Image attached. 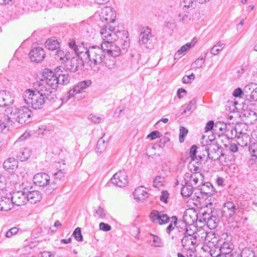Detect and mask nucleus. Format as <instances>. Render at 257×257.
Segmentation results:
<instances>
[{
  "mask_svg": "<svg viewBox=\"0 0 257 257\" xmlns=\"http://www.w3.org/2000/svg\"><path fill=\"white\" fill-rule=\"evenodd\" d=\"M43 82H35L34 90L27 89L24 93L23 98L25 103L34 109L43 107L46 100L55 101L56 98V90L47 89Z\"/></svg>",
  "mask_w": 257,
  "mask_h": 257,
  "instance_id": "obj_1",
  "label": "nucleus"
},
{
  "mask_svg": "<svg viewBox=\"0 0 257 257\" xmlns=\"http://www.w3.org/2000/svg\"><path fill=\"white\" fill-rule=\"evenodd\" d=\"M115 28L108 25L101 29L100 34L103 40L102 43L105 52L112 57H117L120 55V48L114 43L117 40L115 31Z\"/></svg>",
  "mask_w": 257,
  "mask_h": 257,
  "instance_id": "obj_2",
  "label": "nucleus"
},
{
  "mask_svg": "<svg viewBox=\"0 0 257 257\" xmlns=\"http://www.w3.org/2000/svg\"><path fill=\"white\" fill-rule=\"evenodd\" d=\"M4 115L6 116L5 119L9 122H18L20 124H27L32 120V112L27 106L13 108L8 107L4 112Z\"/></svg>",
  "mask_w": 257,
  "mask_h": 257,
  "instance_id": "obj_3",
  "label": "nucleus"
},
{
  "mask_svg": "<svg viewBox=\"0 0 257 257\" xmlns=\"http://www.w3.org/2000/svg\"><path fill=\"white\" fill-rule=\"evenodd\" d=\"M83 57L85 61L87 59L95 65L101 64L105 58V51L104 46L101 44V47L98 46H92L88 49H85Z\"/></svg>",
  "mask_w": 257,
  "mask_h": 257,
  "instance_id": "obj_4",
  "label": "nucleus"
},
{
  "mask_svg": "<svg viewBox=\"0 0 257 257\" xmlns=\"http://www.w3.org/2000/svg\"><path fill=\"white\" fill-rule=\"evenodd\" d=\"M43 76L44 79L36 82H43L42 83L45 85L47 89H49L52 91V90H55L59 85L57 73L49 69H45L43 72Z\"/></svg>",
  "mask_w": 257,
  "mask_h": 257,
  "instance_id": "obj_5",
  "label": "nucleus"
},
{
  "mask_svg": "<svg viewBox=\"0 0 257 257\" xmlns=\"http://www.w3.org/2000/svg\"><path fill=\"white\" fill-rule=\"evenodd\" d=\"M201 149L203 152V155H206L212 160H217L220 158L221 156L223 155L222 148L219 146L217 143L206 144L205 146H202Z\"/></svg>",
  "mask_w": 257,
  "mask_h": 257,
  "instance_id": "obj_6",
  "label": "nucleus"
},
{
  "mask_svg": "<svg viewBox=\"0 0 257 257\" xmlns=\"http://www.w3.org/2000/svg\"><path fill=\"white\" fill-rule=\"evenodd\" d=\"M242 212V209L237 202L228 201L224 203L221 213L226 218H230L234 215H238Z\"/></svg>",
  "mask_w": 257,
  "mask_h": 257,
  "instance_id": "obj_7",
  "label": "nucleus"
},
{
  "mask_svg": "<svg viewBox=\"0 0 257 257\" xmlns=\"http://www.w3.org/2000/svg\"><path fill=\"white\" fill-rule=\"evenodd\" d=\"M155 39L152 34L151 30L149 28L144 29L139 37V43L147 48H151L154 45Z\"/></svg>",
  "mask_w": 257,
  "mask_h": 257,
  "instance_id": "obj_8",
  "label": "nucleus"
},
{
  "mask_svg": "<svg viewBox=\"0 0 257 257\" xmlns=\"http://www.w3.org/2000/svg\"><path fill=\"white\" fill-rule=\"evenodd\" d=\"M84 57L82 58L81 57L77 55L75 57H73L65 62V68L66 70L72 72H76L77 71L79 68L82 65L83 62Z\"/></svg>",
  "mask_w": 257,
  "mask_h": 257,
  "instance_id": "obj_9",
  "label": "nucleus"
},
{
  "mask_svg": "<svg viewBox=\"0 0 257 257\" xmlns=\"http://www.w3.org/2000/svg\"><path fill=\"white\" fill-rule=\"evenodd\" d=\"M27 193L26 188L24 191L14 192L11 196L12 203L17 206L25 205L28 202Z\"/></svg>",
  "mask_w": 257,
  "mask_h": 257,
  "instance_id": "obj_10",
  "label": "nucleus"
},
{
  "mask_svg": "<svg viewBox=\"0 0 257 257\" xmlns=\"http://www.w3.org/2000/svg\"><path fill=\"white\" fill-rule=\"evenodd\" d=\"M188 235L183 236L181 239L183 247L186 250H192L197 243V234H189Z\"/></svg>",
  "mask_w": 257,
  "mask_h": 257,
  "instance_id": "obj_11",
  "label": "nucleus"
},
{
  "mask_svg": "<svg viewBox=\"0 0 257 257\" xmlns=\"http://www.w3.org/2000/svg\"><path fill=\"white\" fill-rule=\"evenodd\" d=\"M112 183L118 187H124L128 182L127 176L124 171H119L111 179Z\"/></svg>",
  "mask_w": 257,
  "mask_h": 257,
  "instance_id": "obj_12",
  "label": "nucleus"
},
{
  "mask_svg": "<svg viewBox=\"0 0 257 257\" xmlns=\"http://www.w3.org/2000/svg\"><path fill=\"white\" fill-rule=\"evenodd\" d=\"M244 96L250 101L257 100V84L254 83L246 85L244 88Z\"/></svg>",
  "mask_w": 257,
  "mask_h": 257,
  "instance_id": "obj_13",
  "label": "nucleus"
},
{
  "mask_svg": "<svg viewBox=\"0 0 257 257\" xmlns=\"http://www.w3.org/2000/svg\"><path fill=\"white\" fill-rule=\"evenodd\" d=\"M29 56L32 61L38 63L45 58V53L44 49L41 47H35L30 51Z\"/></svg>",
  "mask_w": 257,
  "mask_h": 257,
  "instance_id": "obj_14",
  "label": "nucleus"
},
{
  "mask_svg": "<svg viewBox=\"0 0 257 257\" xmlns=\"http://www.w3.org/2000/svg\"><path fill=\"white\" fill-rule=\"evenodd\" d=\"M150 217L154 223L160 225L167 223L170 219L167 214L157 210L152 211Z\"/></svg>",
  "mask_w": 257,
  "mask_h": 257,
  "instance_id": "obj_15",
  "label": "nucleus"
},
{
  "mask_svg": "<svg viewBox=\"0 0 257 257\" xmlns=\"http://www.w3.org/2000/svg\"><path fill=\"white\" fill-rule=\"evenodd\" d=\"M33 181L36 185L40 187H44L49 184L50 177L46 173H38L34 176Z\"/></svg>",
  "mask_w": 257,
  "mask_h": 257,
  "instance_id": "obj_16",
  "label": "nucleus"
},
{
  "mask_svg": "<svg viewBox=\"0 0 257 257\" xmlns=\"http://www.w3.org/2000/svg\"><path fill=\"white\" fill-rule=\"evenodd\" d=\"M116 34L117 36V40L120 39V41L122 43L123 49H126L129 46L130 39L128 37V32L125 30H120L118 28H115Z\"/></svg>",
  "mask_w": 257,
  "mask_h": 257,
  "instance_id": "obj_17",
  "label": "nucleus"
},
{
  "mask_svg": "<svg viewBox=\"0 0 257 257\" xmlns=\"http://www.w3.org/2000/svg\"><path fill=\"white\" fill-rule=\"evenodd\" d=\"M14 102L9 92L0 91V106L3 107L12 104Z\"/></svg>",
  "mask_w": 257,
  "mask_h": 257,
  "instance_id": "obj_18",
  "label": "nucleus"
},
{
  "mask_svg": "<svg viewBox=\"0 0 257 257\" xmlns=\"http://www.w3.org/2000/svg\"><path fill=\"white\" fill-rule=\"evenodd\" d=\"M203 177V175L200 173H187L184 176V181L190 182L192 186L196 185L199 180L202 181Z\"/></svg>",
  "mask_w": 257,
  "mask_h": 257,
  "instance_id": "obj_19",
  "label": "nucleus"
},
{
  "mask_svg": "<svg viewBox=\"0 0 257 257\" xmlns=\"http://www.w3.org/2000/svg\"><path fill=\"white\" fill-rule=\"evenodd\" d=\"M189 216L186 214L183 216V220H179L178 222H177V224L176 225V229L179 232H180V236H183L185 233H187V228L188 226L187 224H188L189 222H187V220Z\"/></svg>",
  "mask_w": 257,
  "mask_h": 257,
  "instance_id": "obj_20",
  "label": "nucleus"
},
{
  "mask_svg": "<svg viewBox=\"0 0 257 257\" xmlns=\"http://www.w3.org/2000/svg\"><path fill=\"white\" fill-rule=\"evenodd\" d=\"M196 41L195 38L190 43H187L185 45L182 46L180 49L175 54L174 58L177 59L181 58L185 54V53L190 48L193 47L195 44Z\"/></svg>",
  "mask_w": 257,
  "mask_h": 257,
  "instance_id": "obj_21",
  "label": "nucleus"
},
{
  "mask_svg": "<svg viewBox=\"0 0 257 257\" xmlns=\"http://www.w3.org/2000/svg\"><path fill=\"white\" fill-rule=\"evenodd\" d=\"M133 194L135 198L139 201H143L148 197L146 188L143 186H140L136 188Z\"/></svg>",
  "mask_w": 257,
  "mask_h": 257,
  "instance_id": "obj_22",
  "label": "nucleus"
},
{
  "mask_svg": "<svg viewBox=\"0 0 257 257\" xmlns=\"http://www.w3.org/2000/svg\"><path fill=\"white\" fill-rule=\"evenodd\" d=\"M26 191L27 192L28 201H29L31 203H36L41 200L42 196L40 192L38 191H30L26 189Z\"/></svg>",
  "mask_w": 257,
  "mask_h": 257,
  "instance_id": "obj_23",
  "label": "nucleus"
},
{
  "mask_svg": "<svg viewBox=\"0 0 257 257\" xmlns=\"http://www.w3.org/2000/svg\"><path fill=\"white\" fill-rule=\"evenodd\" d=\"M70 52H64L61 49L57 50L55 54V59L61 63H65L70 58Z\"/></svg>",
  "mask_w": 257,
  "mask_h": 257,
  "instance_id": "obj_24",
  "label": "nucleus"
},
{
  "mask_svg": "<svg viewBox=\"0 0 257 257\" xmlns=\"http://www.w3.org/2000/svg\"><path fill=\"white\" fill-rule=\"evenodd\" d=\"M13 204L12 198L4 196L0 199V210L2 211H7L11 210Z\"/></svg>",
  "mask_w": 257,
  "mask_h": 257,
  "instance_id": "obj_25",
  "label": "nucleus"
},
{
  "mask_svg": "<svg viewBox=\"0 0 257 257\" xmlns=\"http://www.w3.org/2000/svg\"><path fill=\"white\" fill-rule=\"evenodd\" d=\"M18 167V161L14 158H10L3 163L4 168L7 171H13Z\"/></svg>",
  "mask_w": 257,
  "mask_h": 257,
  "instance_id": "obj_26",
  "label": "nucleus"
},
{
  "mask_svg": "<svg viewBox=\"0 0 257 257\" xmlns=\"http://www.w3.org/2000/svg\"><path fill=\"white\" fill-rule=\"evenodd\" d=\"M185 185L181 189V193L183 197L188 198L193 194L194 188L190 182L185 181Z\"/></svg>",
  "mask_w": 257,
  "mask_h": 257,
  "instance_id": "obj_27",
  "label": "nucleus"
},
{
  "mask_svg": "<svg viewBox=\"0 0 257 257\" xmlns=\"http://www.w3.org/2000/svg\"><path fill=\"white\" fill-rule=\"evenodd\" d=\"M68 44L70 48L74 52L76 55L81 57V58L83 57V54L84 53L83 50H85V48L81 46L78 47V46L76 45V43L73 40H70Z\"/></svg>",
  "mask_w": 257,
  "mask_h": 257,
  "instance_id": "obj_28",
  "label": "nucleus"
},
{
  "mask_svg": "<svg viewBox=\"0 0 257 257\" xmlns=\"http://www.w3.org/2000/svg\"><path fill=\"white\" fill-rule=\"evenodd\" d=\"M150 243L152 246L156 247H162L164 245L161 238L154 234H151L150 237Z\"/></svg>",
  "mask_w": 257,
  "mask_h": 257,
  "instance_id": "obj_29",
  "label": "nucleus"
},
{
  "mask_svg": "<svg viewBox=\"0 0 257 257\" xmlns=\"http://www.w3.org/2000/svg\"><path fill=\"white\" fill-rule=\"evenodd\" d=\"M45 47L50 50H55L60 47V44L55 38L49 39L45 43Z\"/></svg>",
  "mask_w": 257,
  "mask_h": 257,
  "instance_id": "obj_30",
  "label": "nucleus"
},
{
  "mask_svg": "<svg viewBox=\"0 0 257 257\" xmlns=\"http://www.w3.org/2000/svg\"><path fill=\"white\" fill-rule=\"evenodd\" d=\"M210 210V215L212 219V222L215 224H216L219 220V214L220 213V211L218 209L213 208L212 209V206L213 204L212 202L208 203Z\"/></svg>",
  "mask_w": 257,
  "mask_h": 257,
  "instance_id": "obj_31",
  "label": "nucleus"
},
{
  "mask_svg": "<svg viewBox=\"0 0 257 257\" xmlns=\"http://www.w3.org/2000/svg\"><path fill=\"white\" fill-rule=\"evenodd\" d=\"M31 152L30 149L24 148L21 150L17 155V158L21 162L27 160L30 157Z\"/></svg>",
  "mask_w": 257,
  "mask_h": 257,
  "instance_id": "obj_32",
  "label": "nucleus"
},
{
  "mask_svg": "<svg viewBox=\"0 0 257 257\" xmlns=\"http://www.w3.org/2000/svg\"><path fill=\"white\" fill-rule=\"evenodd\" d=\"M197 0H184L183 2V10L185 11L194 9L196 6Z\"/></svg>",
  "mask_w": 257,
  "mask_h": 257,
  "instance_id": "obj_33",
  "label": "nucleus"
},
{
  "mask_svg": "<svg viewBox=\"0 0 257 257\" xmlns=\"http://www.w3.org/2000/svg\"><path fill=\"white\" fill-rule=\"evenodd\" d=\"M201 193L205 194L206 195L212 194L213 192V187L210 182H207L203 184L200 189Z\"/></svg>",
  "mask_w": 257,
  "mask_h": 257,
  "instance_id": "obj_34",
  "label": "nucleus"
},
{
  "mask_svg": "<svg viewBox=\"0 0 257 257\" xmlns=\"http://www.w3.org/2000/svg\"><path fill=\"white\" fill-rule=\"evenodd\" d=\"M241 136H237L238 144L241 147L246 146L247 144L250 142V139L247 134H240Z\"/></svg>",
  "mask_w": 257,
  "mask_h": 257,
  "instance_id": "obj_35",
  "label": "nucleus"
},
{
  "mask_svg": "<svg viewBox=\"0 0 257 257\" xmlns=\"http://www.w3.org/2000/svg\"><path fill=\"white\" fill-rule=\"evenodd\" d=\"M79 93L80 92L78 88L75 86L73 89L69 90L66 95L64 96L62 100L63 102H67L69 99L74 97L75 94Z\"/></svg>",
  "mask_w": 257,
  "mask_h": 257,
  "instance_id": "obj_36",
  "label": "nucleus"
},
{
  "mask_svg": "<svg viewBox=\"0 0 257 257\" xmlns=\"http://www.w3.org/2000/svg\"><path fill=\"white\" fill-rule=\"evenodd\" d=\"M241 257H256L255 251L250 247H245L241 252Z\"/></svg>",
  "mask_w": 257,
  "mask_h": 257,
  "instance_id": "obj_37",
  "label": "nucleus"
},
{
  "mask_svg": "<svg viewBox=\"0 0 257 257\" xmlns=\"http://www.w3.org/2000/svg\"><path fill=\"white\" fill-rule=\"evenodd\" d=\"M107 143L101 138L98 141L96 147V152L97 154L102 153L106 148Z\"/></svg>",
  "mask_w": 257,
  "mask_h": 257,
  "instance_id": "obj_38",
  "label": "nucleus"
},
{
  "mask_svg": "<svg viewBox=\"0 0 257 257\" xmlns=\"http://www.w3.org/2000/svg\"><path fill=\"white\" fill-rule=\"evenodd\" d=\"M59 84L65 85L70 81V77L68 74H57Z\"/></svg>",
  "mask_w": 257,
  "mask_h": 257,
  "instance_id": "obj_39",
  "label": "nucleus"
},
{
  "mask_svg": "<svg viewBox=\"0 0 257 257\" xmlns=\"http://www.w3.org/2000/svg\"><path fill=\"white\" fill-rule=\"evenodd\" d=\"M196 103V99H195V98L193 99L192 100H191L190 101L188 106L183 109V110L181 112V114H186L187 112H188L189 114H190L192 111V109H194L195 108Z\"/></svg>",
  "mask_w": 257,
  "mask_h": 257,
  "instance_id": "obj_40",
  "label": "nucleus"
},
{
  "mask_svg": "<svg viewBox=\"0 0 257 257\" xmlns=\"http://www.w3.org/2000/svg\"><path fill=\"white\" fill-rule=\"evenodd\" d=\"M224 44L221 42H218L210 50V53L213 55H216L223 48Z\"/></svg>",
  "mask_w": 257,
  "mask_h": 257,
  "instance_id": "obj_41",
  "label": "nucleus"
},
{
  "mask_svg": "<svg viewBox=\"0 0 257 257\" xmlns=\"http://www.w3.org/2000/svg\"><path fill=\"white\" fill-rule=\"evenodd\" d=\"M165 182V179L164 177L157 176L153 181L154 186L156 188H159V187L163 186Z\"/></svg>",
  "mask_w": 257,
  "mask_h": 257,
  "instance_id": "obj_42",
  "label": "nucleus"
},
{
  "mask_svg": "<svg viewBox=\"0 0 257 257\" xmlns=\"http://www.w3.org/2000/svg\"><path fill=\"white\" fill-rule=\"evenodd\" d=\"M209 205L208 203L204 208V209L206 208V210H205L204 212L202 213V215L205 220H207L208 223H211L212 222V219L210 215V209H209Z\"/></svg>",
  "mask_w": 257,
  "mask_h": 257,
  "instance_id": "obj_43",
  "label": "nucleus"
},
{
  "mask_svg": "<svg viewBox=\"0 0 257 257\" xmlns=\"http://www.w3.org/2000/svg\"><path fill=\"white\" fill-rule=\"evenodd\" d=\"M91 83L92 82L90 80H86L78 83V84L75 86L78 88L79 92H80L81 90L89 87L91 84Z\"/></svg>",
  "mask_w": 257,
  "mask_h": 257,
  "instance_id": "obj_44",
  "label": "nucleus"
},
{
  "mask_svg": "<svg viewBox=\"0 0 257 257\" xmlns=\"http://www.w3.org/2000/svg\"><path fill=\"white\" fill-rule=\"evenodd\" d=\"M248 150L252 157H254L253 159H257V143H251L249 146Z\"/></svg>",
  "mask_w": 257,
  "mask_h": 257,
  "instance_id": "obj_45",
  "label": "nucleus"
},
{
  "mask_svg": "<svg viewBox=\"0 0 257 257\" xmlns=\"http://www.w3.org/2000/svg\"><path fill=\"white\" fill-rule=\"evenodd\" d=\"M226 136L228 139H232L236 137L237 138V132L236 128H232L231 130L227 128L226 131Z\"/></svg>",
  "mask_w": 257,
  "mask_h": 257,
  "instance_id": "obj_46",
  "label": "nucleus"
},
{
  "mask_svg": "<svg viewBox=\"0 0 257 257\" xmlns=\"http://www.w3.org/2000/svg\"><path fill=\"white\" fill-rule=\"evenodd\" d=\"M179 133V141L180 143H183L185 140V137L187 134L188 130L184 126H180Z\"/></svg>",
  "mask_w": 257,
  "mask_h": 257,
  "instance_id": "obj_47",
  "label": "nucleus"
},
{
  "mask_svg": "<svg viewBox=\"0 0 257 257\" xmlns=\"http://www.w3.org/2000/svg\"><path fill=\"white\" fill-rule=\"evenodd\" d=\"M172 220L171 223L166 229V231L168 233H170V231L173 230L175 226L176 227V225L177 224V218L176 216L172 217Z\"/></svg>",
  "mask_w": 257,
  "mask_h": 257,
  "instance_id": "obj_48",
  "label": "nucleus"
},
{
  "mask_svg": "<svg viewBox=\"0 0 257 257\" xmlns=\"http://www.w3.org/2000/svg\"><path fill=\"white\" fill-rule=\"evenodd\" d=\"M205 59L203 57L196 59L191 65L193 68H200L204 63Z\"/></svg>",
  "mask_w": 257,
  "mask_h": 257,
  "instance_id": "obj_49",
  "label": "nucleus"
},
{
  "mask_svg": "<svg viewBox=\"0 0 257 257\" xmlns=\"http://www.w3.org/2000/svg\"><path fill=\"white\" fill-rule=\"evenodd\" d=\"M73 235L77 241H82L83 236L81 234V228L77 227L74 231Z\"/></svg>",
  "mask_w": 257,
  "mask_h": 257,
  "instance_id": "obj_50",
  "label": "nucleus"
},
{
  "mask_svg": "<svg viewBox=\"0 0 257 257\" xmlns=\"http://www.w3.org/2000/svg\"><path fill=\"white\" fill-rule=\"evenodd\" d=\"M189 167L192 174L199 173L201 171V169L199 166L198 162L196 163V165L190 164Z\"/></svg>",
  "mask_w": 257,
  "mask_h": 257,
  "instance_id": "obj_51",
  "label": "nucleus"
},
{
  "mask_svg": "<svg viewBox=\"0 0 257 257\" xmlns=\"http://www.w3.org/2000/svg\"><path fill=\"white\" fill-rule=\"evenodd\" d=\"M179 17L181 18L180 21L184 24L188 23L191 20V15L188 14H185L183 15L179 14Z\"/></svg>",
  "mask_w": 257,
  "mask_h": 257,
  "instance_id": "obj_52",
  "label": "nucleus"
},
{
  "mask_svg": "<svg viewBox=\"0 0 257 257\" xmlns=\"http://www.w3.org/2000/svg\"><path fill=\"white\" fill-rule=\"evenodd\" d=\"M95 214L101 219H104L106 218V213L104 210L100 206L98 207L97 209L95 211Z\"/></svg>",
  "mask_w": 257,
  "mask_h": 257,
  "instance_id": "obj_53",
  "label": "nucleus"
},
{
  "mask_svg": "<svg viewBox=\"0 0 257 257\" xmlns=\"http://www.w3.org/2000/svg\"><path fill=\"white\" fill-rule=\"evenodd\" d=\"M195 79V75L192 73L189 75H186L183 77L182 82L183 83L187 84L191 82V81Z\"/></svg>",
  "mask_w": 257,
  "mask_h": 257,
  "instance_id": "obj_54",
  "label": "nucleus"
},
{
  "mask_svg": "<svg viewBox=\"0 0 257 257\" xmlns=\"http://www.w3.org/2000/svg\"><path fill=\"white\" fill-rule=\"evenodd\" d=\"M19 228L17 227H13L10 229L6 233V236L7 237H11L13 235L17 234L18 232Z\"/></svg>",
  "mask_w": 257,
  "mask_h": 257,
  "instance_id": "obj_55",
  "label": "nucleus"
},
{
  "mask_svg": "<svg viewBox=\"0 0 257 257\" xmlns=\"http://www.w3.org/2000/svg\"><path fill=\"white\" fill-rule=\"evenodd\" d=\"M233 95L236 97H242V95L244 96V89L242 90V89L240 88L235 89L233 92Z\"/></svg>",
  "mask_w": 257,
  "mask_h": 257,
  "instance_id": "obj_56",
  "label": "nucleus"
},
{
  "mask_svg": "<svg viewBox=\"0 0 257 257\" xmlns=\"http://www.w3.org/2000/svg\"><path fill=\"white\" fill-rule=\"evenodd\" d=\"M99 228L100 230H102L104 231H108L111 230V227L108 224L105 223L104 222H101L99 224Z\"/></svg>",
  "mask_w": 257,
  "mask_h": 257,
  "instance_id": "obj_57",
  "label": "nucleus"
},
{
  "mask_svg": "<svg viewBox=\"0 0 257 257\" xmlns=\"http://www.w3.org/2000/svg\"><path fill=\"white\" fill-rule=\"evenodd\" d=\"M244 116L249 117L252 119H257V115L256 113L253 111H246L244 113Z\"/></svg>",
  "mask_w": 257,
  "mask_h": 257,
  "instance_id": "obj_58",
  "label": "nucleus"
},
{
  "mask_svg": "<svg viewBox=\"0 0 257 257\" xmlns=\"http://www.w3.org/2000/svg\"><path fill=\"white\" fill-rule=\"evenodd\" d=\"M161 133L158 131H154L147 136V138H151V140H154L156 138L161 137Z\"/></svg>",
  "mask_w": 257,
  "mask_h": 257,
  "instance_id": "obj_59",
  "label": "nucleus"
},
{
  "mask_svg": "<svg viewBox=\"0 0 257 257\" xmlns=\"http://www.w3.org/2000/svg\"><path fill=\"white\" fill-rule=\"evenodd\" d=\"M162 194L160 196V200L165 202H167V199L169 197V194L167 191H162L161 192Z\"/></svg>",
  "mask_w": 257,
  "mask_h": 257,
  "instance_id": "obj_60",
  "label": "nucleus"
},
{
  "mask_svg": "<svg viewBox=\"0 0 257 257\" xmlns=\"http://www.w3.org/2000/svg\"><path fill=\"white\" fill-rule=\"evenodd\" d=\"M5 116V120L4 121H2V120H0V133H2V131L7 127V125L9 124L10 122H9L8 120L5 119L6 116Z\"/></svg>",
  "mask_w": 257,
  "mask_h": 257,
  "instance_id": "obj_61",
  "label": "nucleus"
},
{
  "mask_svg": "<svg viewBox=\"0 0 257 257\" xmlns=\"http://www.w3.org/2000/svg\"><path fill=\"white\" fill-rule=\"evenodd\" d=\"M64 168L62 169H59L57 172L55 173L54 175L56 179L60 180L61 178L64 177L65 173L63 172Z\"/></svg>",
  "mask_w": 257,
  "mask_h": 257,
  "instance_id": "obj_62",
  "label": "nucleus"
},
{
  "mask_svg": "<svg viewBox=\"0 0 257 257\" xmlns=\"http://www.w3.org/2000/svg\"><path fill=\"white\" fill-rule=\"evenodd\" d=\"M89 119L95 123H99L102 118L93 114H90Z\"/></svg>",
  "mask_w": 257,
  "mask_h": 257,
  "instance_id": "obj_63",
  "label": "nucleus"
},
{
  "mask_svg": "<svg viewBox=\"0 0 257 257\" xmlns=\"http://www.w3.org/2000/svg\"><path fill=\"white\" fill-rule=\"evenodd\" d=\"M197 147L196 145H193L190 150V156L191 158H194L196 156V154L197 152Z\"/></svg>",
  "mask_w": 257,
  "mask_h": 257,
  "instance_id": "obj_64",
  "label": "nucleus"
}]
</instances>
